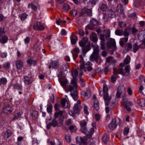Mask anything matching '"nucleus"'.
<instances>
[{"label":"nucleus","mask_w":145,"mask_h":145,"mask_svg":"<svg viewBox=\"0 0 145 145\" xmlns=\"http://www.w3.org/2000/svg\"><path fill=\"white\" fill-rule=\"evenodd\" d=\"M78 70L75 69L72 72V74L73 76V78L71 81V85H70L68 88V91L71 92V96L74 101L77 99L78 96L77 91V85L76 81L74 78L75 77L74 76V75L76 77L78 76Z\"/></svg>","instance_id":"nucleus-1"},{"label":"nucleus","mask_w":145,"mask_h":145,"mask_svg":"<svg viewBox=\"0 0 145 145\" xmlns=\"http://www.w3.org/2000/svg\"><path fill=\"white\" fill-rule=\"evenodd\" d=\"M88 39L86 37H84L79 41V46L82 48V50L83 54H85L91 49L90 44L88 43L85 46L88 41Z\"/></svg>","instance_id":"nucleus-2"},{"label":"nucleus","mask_w":145,"mask_h":145,"mask_svg":"<svg viewBox=\"0 0 145 145\" xmlns=\"http://www.w3.org/2000/svg\"><path fill=\"white\" fill-rule=\"evenodd\" d=\"M121 123V121L119 119H114L109 124V127L111 129L113 130L116 128L118 124L120 125Z\"/></svg>","instance_id":"nucleus-3"},{"label":"nucleus","mask_w":145,"mask_h":145,"mask_svg":"<svg viewBox=\"0 0 145 145\" xmlns=\"http://www.w3.org/2000/svg\"><path fill=\"white\" fill-rule=\"evenodd\" d=\"M79 57L80 59V67L81 70L82 68H86V67H87V66H91L92 65V63L89 61H87L86 62H85L84 61L83 57L82 55H80Z\"/></svg>","instance_id":"nucleus-4"},{"label":"nucleus","mask_w":145,"mask_h":145,"mask_svg":"<svg viewBox=\"0 0 145 145\" xmlns=\"http://www.w3.org/2000/svg\"><path fill=\"white\" fill-rule=\"evenodd\" d=\"M125 93V88L123 85H122L119 87L117 92L116 94V97L118 98H119L121 95L124 96Z\"/></svg>","instance_id":"nucleus-5"},{"label":"nucleus","mask_w":145,"mask_h":145,"mask_svg":"<svg viewBox=\"0 0 145 145\" xmlns=\"http://www.w3.org/2000/svg\"><path fill=\"white\" fill-rule=\"evenodd\" d=\"M90 60L91 61H95L99 65L101 64L103 61L101 58L98 55H91L89 58Z\"/></svg>","instance_id":"nucleus-6"},{"label":"nucleus","mask_w":145,"mask_h":145,"mask_svg":"<svg viewBox=\"0 0 145 145\" xmlns=\"http://www.w3.org/2000/svg\"><path fill=\"white\" fill-rule=\"evenodd\" d=\"M87 123L86 121L84 120H81L80 123L81 126L80 130L82 133L84 134H87L88 133L87 129L86 127Z\"/></svg>","instance_id":"nucleus-7"},{"label":"nucleus","mask_w":145,"mask_h":145,"mask_svg":"<svg viewBox=\"0 0 145 145\" xmlns=\"http://www.w3.org/2000/svg\"><path fill=\"white\" fill-rule=\"evenodd\" d=\"M101 92L99 93V95L102 96L103 95V99L104 100L106 105H108L109 104L110 101L111 100V97L109 95L108 93H103V95L101 94Z\"/></svg>","instance_id":"nucleus-8"},{"label":"nucleus","mask_w":145,"mask_h":145,"mask_svg":"<svg viewBox=\"0 0 145 145\" xmlns=\"http://www.w3.org/2000/svg\"><path fill=\"white\" fill-rule=\"evenodd\" d=\"M76 142L77 144L79 145H86L87 144V139L85 138L78 137L76 138Z\"/></svg>","instance_id":"nucleus-9"},{"label":"nucleus","mask_w":145,"mask_h":145,"mask_svg":"<svg viewBox=\"0 0 145 145\" xmlns=\"http://www.w3.org/2000/svg\"><path fill=\"white\" fill-rule=\"evenodd\" d=\"M91 90L88 89L86 91H82L81 92V96L83 99L87 100L88 99L91 95Z\"/></svg>","instance_id":"nucleus-10"},{"label":"nucleus","mask_w":145,"mask_h":145,"mask_svg":"<svg viewBox=\"0 0 145 145\" xmlns=\"http://www.w3.org/2000/svg\"><path fill=\"white\" fill-rule=\"evenodd\" d=\"M61 105L64 108H68L70 107L69 101L66 98H63L61 100Z\"/></svg>","instance_id":"nucleus-11"},{"label":"nucleus","mask_w":145,"mask_h":145,"mask_svg":"<svg viewBox=\"0 0 145 145\" xmlns=\"http://www.w3.org/2000/svg\"><path fill=\"white\" fill-rule=\"evenodd\" d=\"M106 45L108 48H113L115 50L116 48V42L114 39L110 38L107 43Z\"/></svg>","instance_id":"nucleus-12"},{"label":"nucleus","mask_w":145,"mask_h":145,"mask_svg":"<svg viewBox=\"0 0 145 145\" xmlns=\"http://www.w3.org/2000/svg\"><path fill=\"white\" fill-rule=\"evenodd\" d=\"M34 29L37 30H42L44 29V27L42 25V23L37 22L35 23L34 26Z\"/></svg>","instance_id":"nucleus-13"},{"label":"nucleus","mask_w":145,"mask_h":145,"mask_svg":"<svg viewBox=\"0 0 145 145\" xmlns=\"http://www.w3.org/2000/svg\"><path fill=\"white\" fill-rule=\"evenodd\" d=\"M12 111V107L8 105L5 106L3 109V112L5 114H7L10 113Z\"/></svg>","instance_id":"nucleus-14"},{"label":"nucleus","mask_w":145,"mask_h":145,"mask_svg":"<svg viewBox=\"0 0 145 145\" xmlns=\"http://www.w3.org/2000/svg\"><path fill=\"white\" fill-rule=\"evenodd\" d=\"M24 83L27 85L31 84L34 81L33 78L31 77H29L27 76H24Z\"/></svg>","instance_id":"nucleus-15"},{"label":"nucleus","mask_w":145,"mask_h":145,"mask_svg":"<svg viewBox=\"0 0 145 145\" xmlns=\"http://www.w3.org/2000/svg\"><path fill=\"white\" fill-rule=\"evenodd\" d=\"M90 39L94 42L96 43L98 40L97 34L94 33L92 32L90 36Z\"/></svg>","instance_id":"nucleus-16"},{"label":"nucleus","mask_w":145,"mask_h":145,"mask_svg":"<svg viewBox=\"0 0 145 145\" xmlns=\"http://www.w3.org/2000/svg\"><path fill=\"white\" fill-rule=\"evenodd\" d=\"M81 108V107L80 105L77 104H75L73 107L74 112L76 114L80 112Z\"/></svg>","instance_id":"nucleus-17"},{"label":"nucleus","mask_w":145,"mask_h":145,"mask_svg":"<svg viewBox=\"0 0 145 145\" xmlns=\"http://www.w3.org/2000/svg\"><path fill=\"white\" fill-rule=\"evenodd\" d=\"M133 105V103L130 101H127L125 103V108L127 110L130 111L131 110V106Z\"/></svg>","instance_id":"nucleus-18"},{"label":"nucleus","mask_w":145,"mask_h":145,"mask_svg":"<svg viewBox=\"0 0 145 145\" xmlns=\"http://www.w3.org/2000/svg\"><path fill=\"white\" fill-rule=\"evenodd\" d=\"M70 39L72 44L74 45L78 39V37L76 35L72 34L70 36Z\"/></svg>","instance_id":"nucleus-19"},{"label":"nucleus","mask_w":145,"mask_h":145,"mask_svg":"<svg viewBox=\"0 0 145 145\" xmlns=\"http://www.w3.org/2000/svg\"><path fill=\"white\" fill-rule=\"evenodd\" d=\"M12 86H13L14 89L19 90H21L22 89V86L19 84L17 83L14 84H12Z\"/></svg>","instance_id":"nucleus-20"},{"label":"nucleus","mask_w":145,"mask_h":145,"mask_svg":"<svg viewBox=\"0 0 145 145\" xmlns=\"http://www.w3.org/2000/svg\"><path fill=\"white\" fill-rule=\"evenodd\" d=\"M59 66L58 63L56 61H53L52 62L50 65L49 66V68L50 69L51 67L53 68H57Z\"/></svg>","instance_id":"nucleus-21"},{"label":"nucleus","mask_w":145,"mask_h":145,"mask_svg":"<svg viewBox=\"0 0 145 145\" xmlns=\"http://www.w3.org/2000/svg\"><path fill=\"white\" fill-rule=\"evenodd\" d=\"M16 66L17 69H21L23 67V62L21 60H17L16 61Z\"/></svg>","instance_id":"nucleus-22"},{"label":"nucleus","mask_w":145,"mask_h":145,"mask_svg":"<svg viewBox=\"0 0 145 145\" xmlns=\"http://www.w3.org/2000/svg\"><path fill=\"white\" fill-rule=\"evenodd\" d=\"M107 14L109 18L114 17L116 15L115 12L112 9L108 10L107 12Z\"/></svg>","instance_id":"nucleus-23"},{"label":"nucleus","mask_w":145,"mask_h":145,"mask_svg":"<svg viewBox=\"0 0 145 145\" xmlns=\"http://www.w3.org/2000/svg\"><path fill=\"white\" fill-rule=\"evenodd\" d=\"M38 112L36 110L33 111L31 115V117L33 120H35L38 118Z\"/></svg>","instance_id":"nucleus-24"},{"label":"nucleus","mask_w":145,"mask_h":145,"mask_svg":"<svg viewBox=\"0 0 145 145\" xmlns=\"http://www.w3.org/2000/svg\"><path fill=\"white\" fill-rule=\"evenodd\" d=\"M12 131L9 129L7 130L4 133V137L6 138H8L12 135Z\"/></svg>","instance_id":"nucleus-25"},{"label":"nucleus","mask_w":145,"mask_h":145,"mask_svg":"<svg viewBox=\"0 0 145 145\" xmlns=\"http://www.w3.org/2000/svg\"><path fill=\"white\" fill-rule=\"evenodd\" d=\"M27 63L30 65L35 66L36 64V60L31 59H28Z\"/></svg>","instance_id":"nucleus-26"},{"label":"nucleus","mask_w":145,"mask_h":145,"mask_svg":"<svg viewBox=\"0 0 145 145\" xmlns=\"http://www.w3.org/2000/svg\"><path fill=\"white\" fill-rule=\"evenodd\" d=\"M128 38V37H125L124 38H123L120 39V41L119 43L120 45L121 46H123L124 42H127Z\"/></svg>","instance_id":"nucleus-27"},{"label":"nucleus","mask_w":145,"mask_h":145,"mask_svg":"<svg viewBox=\"0 0 145 145\" xmlns=\"http://www.w3.org/2000/svg\"><path fill=\"white\" fill-rule=\"evenodd\" d=\"M93 106L95 109L96 111H98L99 109V102L98 100L95 99L94 101Z\"/></svg>","instance_id":"nucleus-28"},{"label":"nucleus","mask_w":145,"mask_h":145,"mask_svg":"<svg viewBox=\"0 0 145 145\" xmlns=\"http://www.w3.org/2000/svg\"><path fill=\"white\" fill-rule=\"evenodd\" d=\"M91 25L93 26H97L99 24L98 21L96 19L92 18L90 20Z\"/></svg>","instance_id":"nucleus-29"},{"label":"nucleus","mask_w":145,"mask_h":145,"mask_svg":"<svg viewBox=\"0 0 145 145\" xmlns=\"http://www.w3.org/2000/svg\"><path fill=\"white\" fill-rule=\"evenodd\" d=\"M28 7L29 8L32 9L35 11L37 10V7L34 3H31L28 5Z\"/></svg>","instance_id":"nucleus-30"},{"label":"nucleus","mask_w":145,"mask_h":145,"mask_svg":"<svg viewBox=\"0 0 145 145\" xmlns=\"http://www.w3.org/2000/svg\"><path fill=\"white\" fill-rule=\"evenodd\" d=\"M116 10L118 12L122 13L123 12V8L121 4H118Z\"/></svg>","instance_id":"nucleus-31"},{"label":"nucleus","mask_w":145,"mask_h":145,"mask_svg":"<svg viewBox=\"0 0 145 145\" xmlns=\"http://www.w3.org/2000/svg\"><path fill=\"white\" fill-rule=\"evenodd\" d=\"M57 112L58 113V114H59V115L60 116L58 118V121H59V123L61 125H62L63 123V120L62 119H60V117L63 115V111L60 110Z\"/></svg>","instance_id":"nucleus-32"},{"label":"nucleus","mask_w":145,"mask_h":145,"mask_svg":"<svg viewBox=\"0 0 145 145\" xmlns=\"http://www.w3.org/2000/svg\"><path fill=\"white\" fill-rule=\"evenodd\" d=\"M138 103L141 106H145V99H144L142 98L138 100Z\"/></svg>","instance_id":"nucleus-33"},{"label":"nucleus","mask_w":145,"mask_h":145,"mask_svg":"<svg viewBox=\"0 0 145 145\" xmlns=\"http://www.w3.org/2000/svg\"><path fill=\"white\" fill-rule=\"evenodd\" d=\"M109 138L108 136L105 135L103 136L102 138V141L105 143H106L109 140Z\"/></svg>","instance_id":"nucleus-34"},{"label":"nucleus","mask_w":145,"mask_h":145,"mask_svg":"<svg viewBox=\"0 0 145 145\" xmlns=\"http://www.w3.org/2000/svg\"><path fill=\"white\" fill-rule=\"evenodd\" d=\"M51 123L52 124V126L54 127L56 126H59L60 125H61L60 124L59 125L57 121L56 118L53 120Z\"/></svg>","instance_id":"nucleus-35"},{"label":"nucleus","mask_w":145,"mask_h":145,"mask_svg":"<svg viewBox=\"0 0 145 145\" xmlns=\"http://www.w3.org/2000/svg\"><path fill=\"white\" fill-rule=\"evenodd\" d=\"M115 34L118 36H121L123 35V31L122 30L116 29L115 31Z\"/></svg>","instance_id":"nucleus-36"},{"label":"nucleus","mask_w":145,"mask_h":145,"mask_svg":"<svg viewBox=\"0 0 145 145\" xmlns=\"http://www.w3.org/2000/svg\"><path fill=\"white\" fill-rule=\"evenodd\" d=\"M107 9V6L106 4L104 3L101 4L100 7V9L102 11H105Z\"/></svg>","instance_id":"nucleus-37"},{"label":"nucleus","mask_w":145,"mask_h":145,"mask_svg":"<svg viewBox=\"0 0 145 145\" xmlns=\"http://www.w3.org/2000/svg\"><path fill=\"white\" fill-rule=\"evenodd\" d=\"M59 81L63 88H64L68 83V81L67 80L61 81V79H60Z\"/></svg>","instance_id":"nucleus-38"},{"label":"nucleus","mask_w":145,"mask_h":145,"mask_svg":"<svg viewBox=\"0 0 145 145\" xmlns=\"http://www.w3.org/2000/svg\"><path fill=\"white\" fill-rule=\"evenodd\" d=\"M133 52L136 53L139 48V46L137 43H134L133 46Z\"/></svg>","instance_id":"nucleus-39"},{"label":"nucleus","mask_w":145,"mask_h":145,"mask_svg":"<svg viewBox=\"0 0 145 145\" xmlns=\"http://www.w3.org/2000/svg\"><path fill=\"white\" fill-rule=\"evenodd\" d=\"M8 40V38L6 36H4L0 40V41L2 43L4 44L7 42Z\"/></svg>","instance_id":"nucleus-40"},{"label":"nucleus","mask_w":145,"mask_h":145,"mask_svg":"<svg viewBox=\"0 0 145 145\" xmlns=\"http://www.w3.org/2000/svg\"><path fill=\"white\" fill-rule=\"evenodd\" d=\"M52 106L51 104L49 103L47 105V110L48 112L50 113L52 112Z\"/></svg>","instance_id":"nucleus-41"},{"label":"nucleus","mask_w":145,"mask_h":145,"mask_svg":"<svg viewBox=\"0 0 145 145\" xmlns=\"http://www.w3.org/2000/svg\"><path fill=\"white\" fill-rule=\"evenodd\" d=\"M63 9L67 11L70 9V7L68 4L65 3L63 5Z\"/></svg>","instance_id":"nucleus-42"},{"label":"nucleus","mask_w":145,"mask_h":145,"mask_svg":"<svg viewBox=\"0 0 145 145\" xmlns=\"http://www.w3.org/2000/svg\"><path fill=\"white\" fill-rule=\"evenodd\" d=\"M69 129L71 132H74L77 130L76 127L73 125H71L69 127Z\"/></svg>","instance_id":"nucleus-43"},{"label":"nucleus","mask_w":145,"mask_h":145,"mask_svg":"<svg viewBox=\"0 0 145 145\" xmlns=\"http://www.w3.org/2000/svg\"><path fill=\"white\" fill-rule=\"evenodd\" d=\"M130 57L129 56H127L124 60V62L125 64H128L130 62Z\"/></svg>","instance_id":"nucleus-44"},{"label":"nucleus","mask_w":145,"mask_h":145,"mask_svg":"<svg viewBox=\"0 0 145 145\" xmlns=\"http://www.w3.org/2000/svg\"><path fill=\"white\" fill-rule=\"evenodd\" d=\"M70 13L72 16L75 17L77 14V12L76 10L72 9Z\"/></svg>","instance_id":"nucleus-45"},{"label":"nucleus","mask_w":145,"mask_h":145,"mask_svg":"<svg viewBox=\"0 0 145 145\" xmlns=\"http://www.w3.org/2000/svg\"><path fill=\"white\" fill-rule=\"evenodd\" d=\"M27 14L26 13H24L20 15V17L21 20L22 21L24 20L27 18Z\"/></svg>","instance_id":"nucleus-46"},{"label":"nucleus","mask_w":145,"mask_h":145,"mask_svg":"<svg viewBox=\"0 0 145 145\" xmlns=\"http://www.w3.org/2000/svg\"><path fill=\"white\" fill-rule=\"evenodd\" d=\"M0 82L3 85L6 84L7 82V80L5 78L3 77L0 79Z\"/></svg>","instance_id":"nucleus-47"},{"label":"nucleus","mask_w":145,"mask_h":145,"mask_svg":"<svg viewBox=\"0 0 145 145\" xmlns=\"http://www.w3.org/2000/svg\"><path fill=\"white\" fill-rule=\"evenodd\" d=\"M124 69L126 73H129L131 70L130 67L129 65H127L124 67Z\"/></svg>","instance_id":"nucleus-48"},{"label":"nucleus","mask_w":145,"mask_h":145,"mask_svg":"<svg viewBox=\"0 0 145 145\" xmlns=\"http://www.w3.org/2000/svg\"><path fill=\"white\" fill-rule=\"evenodd\" d=\"M108 88L106 85H104L103 86V93H108Z\"/></svg>","instance_id":"nucleus-49"},{"label":"nucleus","mask_w":145,"mask_h":145,"mask_svg":"<svg viewBox=\"0 0 145 145\" xmlns=\"http://www.w3.org/2000/svg\"><path fill=\"white\" fill-rule=\"evenodd\" d=\"M126 25L125 23L121 21L120 22L118 23V26L121 28H123L125 27Z\"/></svg>","instance_id":"nucleus-50"},{"label":"nucleus","mask_w":145,"mask_h":145,"mask_svg":"<svg viewBox=\"0 0 145 145\" xmlns=\"http://www.w3.org/2000/svg\"><path fill=\"white\" fill-rule=\"evenodd\" d=\"M79 79V81L80 82L81 86L82 87H84L85 86V83L84 80L81 77H80Z\"/></svg>","instance_id":"nucleus-51"},{"label":"nucleus","mask_w":145,"mask_h":145,"mask_svg":"<svg viewBox=\"0 0 145 145\" xmlns=\"http://www.w3.org/2000/svg\"><path fill=\"white\" fill-rule=\"evenodd\" d=\"M3 67L5 69H9L10 67V64L9 62L3 65Z\"/></svg>","instance_id":"nucleus-52"},{"label":"nucleus","mask_w":145,"mask_h":145,"mask_svg":"<svg viewBox=\"0 0 145 145\" xmlns=\"http://www.w3.org/2000/svg\"><path fill=\"white\" fill-rule=\"evenodd\" d=\"M104 32L105 33V36L106 38L109 37L110 36V31L109 30H105Z\"/></svg>","instance_id":"nucleus-53"},{"label":"nucleus","mask_w":145,"mask_h":145,"mask_svg":"<svg viewBox=\"0 0 145 145\" xmlns=\"http://www.w3.org/2000/svg\"><path fill=\"white\" fill-rule=\"evenodd\" d=\"M30 40V38L29 37H27L24 39L25 43L26 44H28L29 43Z\"/></svg>","instance_id":"nucleus-54"},{"label":"nucleus","mask_w":145,"mask_h":145,"mask_svg":"<svg viewBox=\"0 0 145 145\" xmlns=\"http://www.w3.org/2000/svg\"><path fill=\"white\" fill-rule=\"evenodd\" d=\"M125 37H128L129 33L128 30L127 29H125L124 32L123 31V35Z\"/></svg>","instance_id":"nucleus-55"},{"label":"nucleus","mask_w":145,"mask_h":145,"mask_svg":"<svg viewBox=\"0 0 145 145\" xmlns=\"http://www.w3.org/2000/svg\"><path fill=\"white\" fill-rule=\"evenodd\" d=\"M109 17H108L106 14H103V19L105 22H107L109 20Z\"/></svg>","instance_id":"nucleus-56"},{"label":"nucleus","mask_w":145,"mask_h":145,"mask_svg":"<svg viewBox=\"0 0 145 145\" xmlns=\"http://www.w3.org/2000/svg\"><path fill=\"white\" fill-rule=\"evenodd\" d=\"M21 116V115L19 113H17L15 114L14 117L13 118L14 120H16L18 118H20Z\"/></svg>","instance_id":"nucleus-57"},{"label":"nucleus","mask_w":145,"mask_h":145,"mask_svg":"<svg viewBox=\"0 0 145 145\" xmlns=\"http://www.w3.org/2000/svg\"><path fill=\"white\" fill-rule=\"evenodd\" d=\"M129 128L128 127H126L124 129L123 134L125 135H127L129 131Z\"/></svg>","instance_id":"nucleus-58"},{"label":"nucleus","mask_w":145,"mask_h":145,"mask_svg":"<svg viewBox=\"0 0 145 145\" xmlns=\"http://www.w3.org/2000/svg\"><path fill=\"white\" fill-rule=\"evenodd\" d=\"M125 47L127 48L128 50H130L132 47V44L130 43H128L126 44Z\"/></svg>","instance_id":"nucleus-59"},{"label":"nucleus","mask_w":145,"mask_h":145,"mask_svg":"<svg viewBox=\"0 0 145 145\" xmlns=\"http://www.w3.org/2000/svg\"><path fill=\"white\" fill-rule=\"evenodd\" d=\"M113 61V57L111 56H109L106 59V61L108 63L111 62Z\"/></svg>","instance_id":"nucleus-60"},{"label":"nucleus","mask_w":145,"mask_h":145,"mask_svg":"<svg viewBox=\"0 0 145 145\" xmlns=\"http://www.w3.org/2000/svg\"><path fill=\"white\" fill-rule=\"evenodd\" d=\"M118 74H120L123 76L125 74V73L123 71V69L122 68H120L118 70Z\"/></svg>","instance_id":"nucleus-61"},{"label":"nucleus","mask_w":145,"mask_h":145,"mask_svg":"<svg viewBox=\"0 0 145 145\" xmlns=\"http://www.w3.org/2000/svg\"><path fill=\"white\" fill-rule=\"evenodd\" d=\"M101 49L105 50L106 49V47L105 46V42L101 41Z\"/></svg>","instance_id":"nucleus-62"},{"label":"nucleus","mask_w":145,"mask_h":145,"mask_svg":"<svg viewBox=\"0 0 145 145\" xmlns=\"http://www.w3.org/2000/svg\"><path fill=\"white\" fill-rule=\"evenodd\" d=\"M65 139L67 142H69L71 141L70 136L68 135H65Z\"/></svg>","instance_id":"nucleus-63"},{"label":"nucleus","mask_w":145,"mask_h":145,"mask_svg":"<svg viewBox=\"0 0 145 145\" xmlns=\"http://www.w3.org/2000/svg\"><path fill=\"white\" fill-rule=\"evenodd\" d=\"M5 34V32L4 29L0 28V37L3 36Z\"/></svg>","instance_id":"nucleus-64"}]
</instances>
